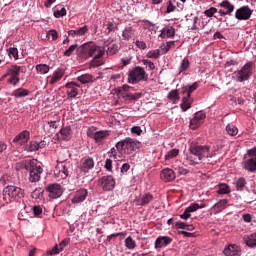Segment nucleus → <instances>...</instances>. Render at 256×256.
Returning a JSON list of instances; mask_svg holds the SVG:
<instances>
[{
	"mask_svg": "<svg viewBox=\"0 0 256 256\" xmlns=\"http://www.w3.org/2000/svg\"><path fill=\"white\" fill-rule=\"evenodd\" d=\"M226 131L231 137H235V135L239 133V129H237V127H235L234 125H227Z\"/></svg>",
	"mask_w": 256,
	"mask_h": 256,
	"instance_id": "a18cd8bd",
	"label": "nucleus"
},
{
	"mask_svg": "<svg viewBox=\"0 0 256 256\" xmlns=\"http://www.w3.org/2000/svg\"><path fill=\"white\" fill-rule=\"evenodd\" d=\"M219 7H223V9H227L226 12L231 15L233 11H235V6L229 2V0H224L219 4Z\"/></svg>",
	"mask_w": 256,
	"mask_h": 256,
	"instance_id": "2f4dec72",
	"label": "nucleus"
},
{
	"mask_svg": "<svg viewBox=\"0 0 256 256\" xmlns=\"http://www.w3.org/2000/svg\"><path fill=\"white\" fill-rule=\"evenodd\" d=\"M88 192L86 189L77 190L74 197L72 198V203H83L87 199Z\"/></svg>",
	"mask_w": 256,
	"mask_h": 256,
	"instance_id": "a211bd4d",
	"label": "nucleus"
},
{
	"mask_svg": "<svg viewBox=\"0 0 256 256\" xmlns=\"http://www.w3.org/2000/svg\"><path fill=\"white\" fill-rule=\"evenodd\" d=\"M255 64L252 61L244 64L239 70H236L233 73V79L236 80L237 83H244V81H249L251 77H253V69Z\"/></svg>",
	"mask_w": 256,
	"mask_h": 256,
	"instance_id": "20e7f679",
	"label": "nucleus"
},
{
	"mask_svg": "<svg viewBox=\"0 0 256 256\" xmlns=\"http://www.w3.org/2000/svg\"><path fill=\"white\" fill-rule=\"evenodd\" d=\"M21 71H23V67L18 65H12L7 69L6 73L1 77V81H3V79H7V77H19Z\"/></svg>",
	"mask_w": 256,
	"mask_h": 256,
	"instance_id": "ddd939ff",
	"label": "nucleus"
},
{
	"mask_svg": "<svg viewBox=\"0 0 256 256\" xmlns=\"http://www.w3.org/2000/svg\"><path fill=\"white\" fill-rule=\"evenodd\" d=\"M153 199H154L153 194L146 193L136 200V205L145 207V205H149V203H151V201H153Z\"/></svg>",
	"mask_w": 256,
	"mask_h": 256,
	"instance_id": "aec40b11",
	"label": "nucleus"
},
{
	"mask_svg": "<svg viewBox=\"0 0 256 256\" xmlns=\"http://www.w3.org/2000/svg\"><path fill=\"white\" fill-rule=\"evenodd\" d=\"M117 151L125 153V155H131L135 149H139V141L133 138H125L115 145Z\"/></svg>",
	"mask_w": 256,
	"mask_h": 256,
	"instance_id": "0eeeda50",
	"label": "nucleus"
},
{
	"mask_svg": "<svg viewBox=\"0 0 256 256\" xmlns=\"http://www.w3.org/2000/svg\"><path fill=\"white\" fill-rule=\"evenodd\" d=\"M22 167L29 172V181L31 183H37L41 181V173H43V168L37 162V160H23L21 162Z\"/></svg>",
	"mask_w": 256,
	"mask_h": 256,
	"instance_id": "f03ea898",
	"label": "nucleus"
},
{
	"mask_svg": "<svg viewBox=\"0 0 256 256\" xmlns=\"http://www.w3.org/2000/svg\"><path fill=\"white\" fill-rule=\"evenodd\" d=\"M168 99H170V101H173V103H175L176 101H180L181 97L179 96V91L171 90L168 93Z\"/></svg>",
	"mask_w": 256,
	"mask_h": 256,
	"instance_id": "a19ab883",
	"label": "nucleus"
},
{
	"mask_svg": "<svg viewBox=\"0 0 256 256\" xmlns=\"http://www.w3.org/2000/svg\"><path fill=\"white\" fill-rule=\"evenodd\" d=\"M69 245V239H64L61 243L58 244V249L63 251Z\"/></svg>",
	"mask_w": 256,
	"mask_h": 256,
	"instance_id": "338daca9",
	"label": "nucleus"
},
{
	"mask_svg": "<svg viewBox=\"0 0 256 256\" xmlns=\"http://www.w3.org/2000/svg\"><path fill=\"white\" fill-rule=\"evenodd\" d=\"M253 15V10L249 6H242L235 12V19L238 21H249Z\"/></svg>",
	"mask_w": 256,
	"mask_h": 256,
	"instance_id": "f8f14e48",
	"label": "nucleus"
},
{
	"mask_svg": "<svg viewBox=\"0 0 256 256\" xmlns=\"http://www.w3.org/2000/svg\"><path fill=\"white\" fill-rule=\"evenodd\" d=\"M134 33H133V29L131 28H127L122 32V37L124 39H126L127 41H129V39H131V37H133Z\"/></svg>",
	"mask_w": 256,
	"mask_h": 256,
	"instance_id": "8fccbe9b",
	"label": "nucleus"
},
{
	"mask_svg": "<svg viewBox=\"0 0 256 256\" xmlns=\"http://www.w3.org/2000/svg\"><path fill=\"white\" fill-rule=\"evenodd\" d=\"M141 81H149V74H147L145 68L141 66H135L128 73V83L131 85H137V83H141Z\"/></svg>",
	"mask_w": 256,
	"mask_h": 256,
	"instance_id": "39448f33",
	"label": "nucleus"
},
{
	"mask_svg": "<svg viewBox=\"0 0 256 256\" xmlns=\"http://www.w3.org/2000/svg\"><path fill=\"white\" fill-rule=\"evenodd\" d=\"M125 247L127 249H135V247H137V243H135V240L129 236L125 239Z\"/></svg>",
	"mask_w": 256,
	"mask_h": 256,
	"instance_id": "37998d69",
	"label": "nucleus"
},
{
	"mask_svg": "<svg viewBox=\"0 0 256 256\" xmlns=\"http://www.w3.org/2000/svg\"><path fill=\"white\" fill-rule=\"evenodd\" d=\"M166 31V35L168 38L175 37V28L173 27H166L164 28Z\"/></svg>",
	"mask_w": 256,
	"mask_h": 256,
	"instance_id": "052dcab7",
	"label": "nucleus"
},
{
	"mask_svg": "<svg viewBox=\"0 0 256 256\" xmlns=\"http://www.w3.org/2000/svg\"><path fill=\"white\" fill-rule=\"evenodd\" d=\"M160 178L162 181H165V183H169L175 179V171L170 168H166L161 171Z\"/></svg>",
	"mask_w": 256,
	"mask_h": 256,
	"instance_id": "f3484780",
	"label": "nucleus"
},
{
	"mask_svg": "<svg viewBox=\"0 0 256 256\" xmlns=\"http://www.w3.org/2000/svg\"><path fill=\"white\" fill-rule=\"evenodd\" d=\"M131 133L135 135H141L143 133V130L139 126H134L131 128Z\"/></svg>",
	"mask_w": 256,
	"mask_h": 256,
	"instance_id": "774afa93",
	"label": "nucleus"
},
{
	"mask_svg": "<svg viewBox=\"0 0 256 256\" xmlns=\"http://www.w3.org/2000/svg\"><path fill=\"white\" fill-rule=\"evenodd\" d=\"M109 136L108 130H101L95 133L90 134V137L94 139L96 143H101V141H105V139Z\"/></svg>",
	"mask_w": 256,
	"mask_h": 256,
	"instance_id": "6ab92c4d",
	"label": "nucleus"
},
{
	"mask_svg": "<svg viewBox=\"0 0 256 256\" xmlns=\"http://www.w3.org/2000/svg\"><path fill=\"white\" fill-rule=\"evenodd\" d=\"M79 47V45L74 44L71 45L66 51H64L63 55L64 57H71L75 51V49H77Z\"/></svg>",
	"mask_w": 256,
	"mask_h": 256,
	"instance_id": "09e8293b",
	"label": "nucleus"
},
{
	"mask_svg": "<svg viewBox=\"0 0 256 256\" xmlns=\"http://www.w3.org/2000/svg\"><path fill=\"white\" fill-rule=\"evenodd\" d=\"M64 75L65 71H63L62 69L55 70L50 78V85H55V83L61 81Z\"/></svg>",
	"mask_w": 256,
	"mask_h": 256,
	"instance_id": "393cba45",
	"label": "nucleus"
},
{
	"mask_svg": "<svg viewBox=\"0 0 256 256\" xmlns=\"http://www.w3.org/2000/svg\"><path fill=\"white\" fill-rule=\"evenodd\" d=\"M88 31H89V27L85 25L76 30H69L68 35L70 37H83V35H85V33H87Z\"/></svg>",
	"mask_w": 256,
	"mask_h": 256,
	"instance_id": "b1692460",
	"label": "nucleus"
},
{
	"mask_svg": "<svg viewBox=\"0 0 256 256\" xmlns=\"http://www.w3.org/2000/svg\"><path fill=\"white\" fill-rule=\"evenodd\" d=\"M77 81L82 83V85H87V83H95V81H97V78H95V76L91 74H83L77 77Z\"/></svg>",
	"mask_w": 256,
	"mask_h": 256,
	"instance_id": "bb28decb",
	"label": "nucleus"
},
{
	"mask_svg": "<svg viewBox=\"0 0 256 256\" xmlns=\"http://www.w3.org/2000/svg\"><path fill=\"white\" fill-rule=\"evenodd\" d=\"M199 89V83L194 82L192 85H186L181 88L182 95H186L188 97H191V93L193 91H197Z\"/></svg>",
	"mask_w": 256,
	"mask_h": 256,
	"instance_id": "412c9836",
	"label": "nucleus"
},
{
	"mask_svg": "<svg viewBox=\"0 0 256 256\" xmlns=\"http://www.w3.org/2000/svg\"><path fill=\"white\" fill-rule=\"evenodd\" d=\"M65 15H67V10L65 9V7L57 5L56 9L54 10V17H56V19H59L60 17H65Z\"/></svg>",
	"mask_w": 256,
	"mask_h": 256,
	"instance_id": "473e14b6",
	"label": "nucleus"
},
{
	"mask_svg": "<svg viewBox=\"0 0 256 256\" xmlns=\"http://www.w3.org/2000/svg\"><path fill=\"white\" fill-rule=\"evenodd\" d=\"M104 167H105V169H106L107 171H111V170L113 169V160L107 158V159L105 160V165H104Z\"/></svg>",
	"mask_w": 256,
	"mask_h": 256,
	"instance_id": "69168bd1",
	"label": "nucleus"
},
{
	"mask_svg": "<svg viewBox=\"0 0 256 256\" xmlns=\"http://www.w3.org/2000/svg\"><path fill=\"white\" fill-rule=\"evenodd\" d=\"M211 147L192 143L189 147V153L186 155L188 165H199L203 159L211 157L209 153Z\"/></svg>",
	"mask_w": 256,
	"mask_h": 256,
	"instance_id": "f257e3e1",
	"label": "nucleus"
},
{
	"mask_svg": "<svg viewBox=\"0 0 256 256\" xmlns=\"http://www.w3.org/2000/svg\"><path fill=\"white\" fill-rule=\"evenodd\" d=\"M203 123L200 122L196 117L194 116L193 119L190 120V129H199Z\"/></svg>",
	"mask_w": 256,
	"mask_h": 256,
	"instance_id": "de8ad7c7",
	"label": "nucleus"
},
{
	"mask_svg": "<svg viewBox=\"0 0 256 256\" xmlns=\"http://www.w3.org/2000/svg\"><path fill=\"white\" fill-rule=\"evenodd\" d=\"M94 167L95 161L93 160V158L88 157L82 161L80 165V171L82 173H89V171H91V169H93Z\"/></svg>",
	"mask_w": 256,
	"mask_h": 256,
	"instance_id": "2eb2a0df",
	"label": "nucleus"
},
{
	"mask_svg": "<svg viewBox=\"0 0 256 256\" xmlns=\"http://www.w3.org/2000/svg\"><path fill=\"white\" fill-rule=\"evenodd\" d=\"M45 191L48 193L49 199H59L63 195V187L57 183L49 184L46 186Z\"/></svg>",
	"mask_w": 256,
	"mask_h": 256,
	"instance_id": "9d476101",
	"label": "nucleus"
},
{
	"mask_svg": "<svg viewBox=\"0 0 256 256\" xmlns=\"http://www.w3.org/2000/svg\"><path fill=\"white\" fill-rule=\"evenodd\" d=\"M243 241L248 247H256V234L244 236Z\"/></svg>",
	"mask_w": 256,
	"mask_h": 256,
	"instance_id": "7c9ffc66",
	"label": "nucleus"
},
{
	"mask_svg": "<svg viewBox=\"0 0 256 256\" xmlns=\"http://www.w3.org/2000/svg\"><path fill=\"white\" fill-rule=\"evenodd\" d=\"M146 57L148 59H159V57H161V50L160 49L150 50L146 54Z\"/></svg>",
	"mask_w": 256,
	"mask_h": 256,
	"instance_id": "58836bf2",
	"label": "nucleus"
},
{
	"mask_svg": "<svg viewBox=\"0 0 256 256\" xmlns=\"http://www.w3.org/2000/svg\"><path fill=\"white\" fill-rule=\"evenodd\" d=\"M89 47V44H83L77 49V55L81 59H89V52L87 51V48Z\"/></svg>",
	"mask_w": 256,
	"mask_h": 256,
	"instance_id": "c756f323",
	"label": "nucleus"
},
{
	"mask_svg": "<svg viewBox=\"0 0 256 256\" xmlns=\"http://www.w3.org/2000/svg\"><path fill=\"white\" fill-rule=\"evenodd\" d=\"M19 81H21L19 76H10V78L8 79V83L10 85H13L14 87H15V85H17V83H19Z\"/></svg>",
	"mask_w": 256,
	"mask_h": 256,
	"instance_id": "bf43d9fd",
	"label": "nucleus"
},
{
	"mask_svg": "<svg viewBox=\"0 0 256 256\" xmlns=\"http://www.w3.org/2000/svg\"><path fill=\"white\" fill-rule=\"evenodd\" d=\"M175 0H169L167 3L166 13H173L177 7H175Z\"/></svg>",
	"mask_w": 256,
	"mask_h": 256,
	"instance_id": "864d4df0",
	"label": "nucleus"
},
{
	"mask_svg": "<svg viewBox=\"0 0 256 256\" xmlns=\"http://www.w3.org/2000/svg\"><path fill=\"white\" fill-rule=\"evenodd\" d=\"M194 117L203 123V120L207 117V115L201 111H198L194 114Z\"/></svg>",
	"mask_w": 256,
	"mask_h": 256,
	"instance_id": "e2e57ef3",
	"label": "nucleus"
},
{
	"mask_svg": "<svg viewBox=\"0 0 256 256\" xmlns=\"http://www.w3.org/2000/svg\"><path fill=\"white\" fill-rule=\"evenodd\" d=\"M30 137L31 134L29 131L24 130L14 137L13 143H17L18 145H25V143L29 141Z\"/></svg>",
	"mask_w": 256,
	"mask_h": 256,
	"instance_id": "4468645a",
	"label": "nucleus"
},
{
	"mask_svg": "<svg viewBox=\"0 0 256 256\" xmlns=\"http://www.w3.org/2000/svg\"><path fill=\"white\" fill-rule=\"evenodd\" d=\"M217 13V8L215 7H210L209 9L204 11L205 17H213Z\"/></svg>",
	"mask_w": 256,
	"mask_h": 256,
	"instance_id": "4d7b16f0",
	"label": "nucleus"
},
{
	"mask_svg": "<svg viewBox=\"0 0 256 256\" xmlns=\"http://www.w3.org/2000/svg\"><path fill=\"white\" fill-rule=\"evenodd\" d=\"M13 95L14 97H16V99H20L21 97H27L29 95V90L25 88H18L13 91Z\"/></svg>",
	"mask_w": 256,
	"mask_h": 256,
	"instance_id": "72a5a7b5",
	"label": "nucleus"
},
{
	"mask_svg": "<svg viewBox=\"0 0 256 256\" xmlns=\"http://www.w3.org/2000/svg\"><path fill=\"white\" fill-rule=\"evenodd\" d=\"M142 63L143 65H146V67H148L149 71H154L155 63H153L151 60L143 59Z\"/></svg>",
	"mask_w": 256,
	"mask_h": 256,
	"instance_id": "5fc2aeb1",
	"label": "nucleus"
},
{
	"mask_svg": "<svg viewBox=\"0 0 256 256\" xmlns=\"http://www.w3.org/2000/svg\"><path fill=\"white\" fill-rule=\"evenodd\" d=\"M171 241H173V239L168 236L158 237L155 241V248L161 249V247H167V245L171 244Z\"/></svg>",
	"mask_w": 256,
	"mask_h": 256,
	"instance_id": "4be33fe9",
	"label": "nucleus"
},
{
	"mask_svg": "<svg viewBox=\"0 0 256 256\" xmlns=\"http://www.w3.org/2000/svg\"><path fill=\"white\" fill-rule=\"evenodd\" d=\"M177 155H179V149L174 148L172 150H170L166 155H165V159L166 161H169L171 159H175V157H177Z\"/></svg>",
	"mask_w": 256,
	"mask_h": 256,
	"instance_id": "c03bdc74",
	"label": "nucleus"
},
{
	"mask_svg": "<svg viewBox=\"0 0 256 256\" xmlns=\"http://www.w3.org/2000/svg\"><path fill=\"white\" fill-rule=\"evenodd\" d=\"M47 35L48 37H51L52 41H57V39H59V33H57V30L55 29L49 30Z\"/></svg>",
	"mask_w": 256,
	"mask_h": 256,
	"instance_id": "6e6d98bb",
	"label": "nucleus"
},
{
	"mask_svg": "<svg viewBox=\"0 0 256 256\" xmlns=\"http://www.w3.org/2000/svg\"><path fill=\"white\" fill-rule=\"evenodd\" d=\"M217 193L218 195H229L231 189L227 184H219Z\"/></svg>",
	"mask_w": 256,
	"mask_h": 256,
	"instance_id": "f704fd0d",
	"label": "nucleus"
},
{
	"mask_svg": "<svg viewBox=\"0 0 256 256\" xmlns=\"http://www.w3.org/2000/svg\"><path fill=\"white\" fill-rule=\"evenodd\" d=\"M119 51V46L117 44H112L110 47H108L106 53L107 55H115Z\"/></svg>",
	"mask_w": 256,
	"mask_h": 256,
	"instance_id": "603ef678",
	"label": "nucleus"
},
{
	"mask_svg": "<svg viewBox=\"0 0 256 256\" xmlns=\"http://www.w3.org/2000/svg\"><path fill=\"white\" fill-rule=\"evenodd\" d=\"M48 255H59L61 253V250L59 249V245H55L51 250H49Z\"/></svg>",
	"mask_w": 256,
	"mask_h": 256,
	"instance_id": "0e129e2a",
	"label": "nucleus"
},
{
	"mask_svg": "<svg viewBox=\"0 0 256 256\" xmlns=\"http://www.w3.org/2000/svg\"><path fill=\"white\" fill-rule=\"evenodd\" d=\"M3 201L6 204L11 203V201H19L25 197V190L17 186H6L2 192Z\"/></svg>",
	"mask_w": 256,
	"mask_h": 256,
	"instance_id": "7ed1b4c3",
	"label": "nucleus"
},
{
	"mask_svg": "<svg viewBox=\"0 0 256 256\" xmlns=\"http://www.w3.org/2000/svg\"><path fill=\"white\" fill-rule=\"evenodd\" d=\"M8 55L9 57H13L14 59H19V50L15 47H10L8 49Z\"/></svg>",
	"mask_w": 256,
	"mask_h": 256,
	"instance_id": "3c124183",
	"label": "nucleus"
},
{
	"mask_svg": "<svg viewBox=\"0 0 256 256\" xmlns=\"http://www.w3.org/2000/svg\"><path fill=\"white\" fill-rule=\"evenodd\" d=\"M189 69V59L184 58L180 65V71H187Z\"/></svg>",
	"mask_w": 256,
	"mask_h": 256,
	"instance_id": "13d9d810",
	"label": "nucleus"
},
{
	"mask_svg": "<svg viewBox=\"0 0 256 256\" xmlns=\"http://www.w3.org/2000/svg\"><path fill=\"white\" fill-rule=\"evenodd\" d=\"M49 69H50V67L47 64H38V65H36V71L40 75H46V73H49Z\"/></svg>",
	"mask_w": 256,
	"mask_h": 256,
	"instance_id": "c9c22d12",
	"label": "nucleus"
},
{
	"mask_svg": "<svg viewBox=\"0 0 256 256\" xmlns=\"http://www.w3.org/2000/svg\"><path fill=\"white\" fill-rule=\"evenodd\" d=\"M246 185H247V180H245V178L240 177V178L237 179L236 189L238 191H243L245 189Z\"/></svg>",
	"mask_w": 256,
	"mask_h": 256,
	"instance_id": "ea45409f",
	"label": "nucleus"
},
{
	"mask_svg": "<svg viewBox=\"0 0 256 256\" xmlns=\"http://www.w3.org/2000/svg\"><path fill=\"white\" fill-rule=\"evenodd\" d=\"M80 88L81 85L77 84V82H68L63 86V89H65L68 99H75V97L79 95Z\"/></svg>",
	"mask_w": 256,
	"mask_h": 256,
	"instance_id": "9b49d317",
	"label": "nucleus"
},
{
	"mask_svg": "<svg viewBox=\"0 0 256 256\" xmlns=\"http://www.w3.org/2000/svg\"><path fill=\"white\" fill-rule=\"evenodd\" d=\"M57 137L61 141H69L71 139V127L62 128L57 134Z\"/></svg>",
	"mask_w": 256,
	"mask_h": 256,
	"instance_id": "5701e85b",
	"label": "nucleus"
},
{
	"mask_svg": "<svg viewBox=\"0 0 256 256\" xmlns=\"http://www.w3.org/2000/svg\"><path fill=\"white\" fill-rule=\"evenodd\" d=\"M98 185L104 191H113L115 189L116 181L113 176H102L98 180Z\"/></svg>",
	"mask_w": 256,
	"mask_h": 256,
	"instance_id": "1a4fd4ad",
	"label": "nucleus"
},
{
	"mask_svg": "<svg viewBox=\"0 0 256 256\" xmlns=\"http://www.w3.org/2000/svg\"><path fill=\"white\" fill-rule=\"evenodd\" d=\"M227 203H229V200L227 199L219 200L216 204L213 205L212 209L215 213H221V211L226 209Z\"/></svg>",
	"mask_w": 256,
	"mask_h": 256,
	"instance_id": "c85d7f7f",
	"label": "nucleus"
},
{
	"mask_svg": "<svg viewBox=\"0 0 256 256\" xmlns=\"http://www.w3.org/2000/svg\"><path fill=\"white\" fill-rule=\"evenodd\" d=\"M121 153L117 148H111L110 151L108 152V155L111 159H115L116 161H119L121 159Z\"/></svg>",
	"mask_w": 256,
	"mask_h": 256,
	"instance_id": "4c0bfd02",
	"label": "nucleus"
},
{
	"mask_svg": "<svg viewBox=\"0 0 256 256\" xmlns=\"http://www.w3.org/2000/svg\"><path fill=\"white\" fill-rule=\"evenodd\" d=\"M191 105H193V98L191 96H184L180 104L182 111H188V109H191Z\"/></svg>",
	"mask_w": 256,
	"mask_h": 256,
	"instance_id": "cd10ccee",
	"label": "nucleus"
},
{
	"mask_svg": "<svg viewBox=\"0 0 256 256\" xmlns=\"http://www.w3.org/2000/svg\"><path fill=\"white\" fill-rule=\"evenodd\" d=\"M226 256H241V248L235 244H230L223 250Z\"/></svg>",
	"mask_w": 256,
	"mask_h": 256,
	"instance_id": "dca6fc26",
	"label": "nucleus"
},
{
	"mask_svg": "<svg viewBox=\"0 0 256 256\" xmlns=\"http://www.w3.org/2000/svg\"><path fill=\"white\" fill-rule=\"evenodd\" d=\"M117 95H119V97H122V99H125V101L129 100V93L120 90V88L117 89Z\"/></svg>",
	"mask_w": 256,
	"mask_h": 256,
	"instance_id": "680f3d73",
	"label": "nucleus"
},
{
	"mask_svg": "<svg viewBox=\"0 0 256 256\" xmlns=\"http://www.w3.org/2000/svg\"><path fill=\"white\" fill-rule=\"evenodd\" d=\"M43 193H44L43 188L39 187L32 192L31 197L32 199H41V197H43Z\"/></svg>",
	"mask_w": 256,
	"mask_h": 256,
	"instance_id": "49530a36",
	"label": "nucleus"
},
{
	"mask_svg": "<svg viewBox=\"0 0 256 256\" xmlns=\"http://www.w3.org/2000/svg\"><path fill=\"white\" fill-rule=\"evenodd\" d=\"M192 213H195V208L190 204V206L185 209L184 213L180 215V218L187 220L191 217Z\"/></svg>",
	"mask_w": 256,
	"mask_h": 256,
	"instance_id": "e433bc0d",
	"label": "nucleus"
},
{
	"mask_svg": "<svg viewBox=\"0 0 256 256\" xmlns=\"http://www.w3.org/2000/svg\"><path fill=\"white\" fill-rule=\"evenodd\" d=\"M61 167V172L65 175V177L73 175V164L70 161L62 162Z\"/></svg>",
	"mask_w": 256,
	"mask_h": 256,
	"instance_id": "a878e982",
	"label": "nucleus"
},
{
	"mask_svg": "<svg viewBox=\"0 0 256 256\" xmlns=\"http://www.w3.org/2000/svg\"><path fill=\"white\" fill-rule=\"evenodd\" d=\"M26 151L30 153L33 151H39V142L30 141L29 144L26 146Z\"/></svg>",
	"mask_w": 256,
	"mask_h": 256,
	"instance_id": "79ce46f5",
	"label": "nucleus"
},
{
	"mask_svg": "<svg viewBox=\"0 0 256 256\" xmlns=\"http://www.w3.org/2000/svg\"><path fill=\"white\" fill-rule=\"evenodd\" d=\"M86 51H88L89 57H94L92 60L93 65H95L96 67H101V65H103V62L99 59H101V57L105 55V47L90 43L88 44V48H86Z\"/></svg>",
	"mask_w": 256,
	"mask_h": 256,
	"instance_id": "6e6552de",
	"label": "nucleus"
},
{
	"mask_svg": "<svg viewBox=\"0 0 256 256\" xmlns=\"http://www.w3.org/2000/svg\"><path fill=\"white\" fill-rule=\"evenodd\" d=\"M241 165L242 169L248 173L256 172V147L247 150Z\"/></svg>",
	"mask_w": 256,
	"mask_h": 256,
	"instance_id": "423d86ee",
	"label": "nucleus"
}]
</instances>
